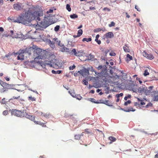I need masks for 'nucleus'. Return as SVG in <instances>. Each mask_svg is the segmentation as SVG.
<instances>
[{
  "instance_id": "60",
  "label": "nucleus",
  "mask_w": 158,
  "mask_h": 158,
  "mask_svg": "<svg viewBox=\"0 0 158 158\" xmlns=\"http://www.w3.org/2000/svg\"><path fill=\"white\" fill-rule=\"evenodd\" d=\"M4 31V29L2 27H0V31L2 32Z\"/></svg>"
},
{
  "instance_id": "17",
  "label": "nucleus",
  "mask_w": 158,
  "mask_h": 158,
  "mask_svg": "<svg viewBox=\"0 0 158 158\" xmlns=\"http://www.w3.org/2000/svg\"><path fill=\"white\" fill-rule=\"evenodd\" d=\"M101 31H106V29L105 28L103 30L100 28H97L94 29V32H98Z\"/></svg>"
},
{
  "instance_id": "47",
  "label": "nucleus",
  "mask_w": 158,
  "mask_h": 158,
  "mask_svg": "<svg viewBox=\"0 0 158 158\" xmlns=\"http://www.w3.org/2000/svg\"><path fill=\"white\" fill-rule=\"evenodd\" d=\"M8 113V111L7 110L4 111L3 112V114L4 115H6Z\"/></svg>"
},
{
  "instance_id": "31",
  "label": "nucleus",
  "mask_w": 158,
  "mask_h": 158,
  "mask_svg": "<svg viewBox=\"0 0 158 158\" xmlns=\"http://www.w3.org/2000/svg\"><path fill=\"white\" fill-rule=\"evenodd\" d=\"M66 8L69 11H71V9L70 7V6L69 4H67L66 6Z\"/></svg>"
},
{
  "instance_id": "9",
  "label": "nucleus",
  "mask_w": 158,
  "mask_h": 158,
  "mask_svg": "<svg viewBox=\"0 0 158 158\" xmlns=\"http://www.w3.org/2000/svg\"><path fill=\"white\" fill-rule=\"evenodd\" d=\"M26 50L24 49L20 50L17 52L16 54L18 55L17 57V59L18 60H23L24 59V55L23 53L25 52Z\"/></svg>"
},
{
  "instance_id": "4",
  "label": "nucleus",
  "mask_w": 158,
  "mask_h": 158,
  "mask_svg": "<svg viewBox=\"0 0 158 158\" xmlns=\"http://www.w3.org/2000/svg\"><path fill=\"white\" fill-rule=\"evenodd\" d=\"M53 17H50L48 16L47 17H44L43 20L40 23V26L43 27H46L49 25L54 23L52 21H50V19L51 18H52Z\"/></svg>"
},
{
  "instance_id": "43",
  "label": "nucleus",
  "mask_w": 158,
  "mask_h": 158,
  "mask_svg": "<svg viewBox=\"0 0 158 158\" xmlns=\"http://www.w3.org/2000/svg\"><path fill=\"white\" fill-rule=\"evenodd\" d=\"M152 106V104L149 102L148 103V104H147L145 106L146 108H148L149 106Z\"/></svg>"
},
{
  "instance_id": "64",
  "label": "nucleus",
  "mask_w": 158,
  "mask_h": 158,
  "mask_svg": "<svg viewBox=\"0 0 158 158\" xmlns=\"http://www.w3.org/2000/svg\"><path fill=\"white\" fill-rule=\"evenodd\" d=\"M154 158H158V152L155 155Z\"/></svg>"
},
{
  "instance_id": "15",
  "label": "nucleus",
  "mask_w": 158,
  "mask_h": 158,
  "mask_svg": "<svg viewBox=\"0 0 158 158\" xmlns=\"http://www.w3.org/2000/svg\"><path fill=\"white\" fill-rule=\"evenodd\" d=\"M41 64L42 67L44 68H45V66L46 65H50V66H51V65H50L49 64L48 62H47L46 61L44 63L43 62H41Z\"/></svg>"
},
{
  "instance_id": "53",
  "label": "nucleus",
  "mask_w": 158,
  "mask_h": 158,
  "mask_svg": "<svg viewBox=\"0 0 158 158\" xmlns=\"http://www.w3.org/2000/svg\"><path fill=\"white\" fill-rule=\"evenodd\" d=\"M101 101L100 100H97L96 101H95V103H101Z\"/></svg>"
},
{
  "instance_id": "32",
  "label": "nucleus",
  "mask_w": 158,
  "mask_h": 158,
  "mask_svg": "<svg viewBox=\"0 0 158 158\" xmlns=\"http://www.w3.org/2000/svg\"><path fill=\"white\" fill-rule=\"evenodd\" d=\"M143 75L144 76H146L149 75V73L148 72L147 69H146L144 70Z\"/></svg>"
},
{
  "instance_id": "8",
  "label": "nucleus",
  "mask_w": 158,
  "mask_h": 158,
  "mask_svg": "<svg viewBox=\"0 0 158 158\" xmlns=\"http://www.w3.org/2000/svg\"><path fill=\"white\" fill-rule=\"evenodd\" d=\"M153 88V86H149L148 88L147 87H145V90L144 91V93L146 95H149L150 94L153 92V93L155 94H157L158 93L156 91H153L152 89Z\"/></svg>"
},
{
  "instance_id": "13",
  "label": "nucleus",
  "mask_w": 158,
  "mask_h": 158,
  "mask_svg": "<svg viewBox=\"0 0 158 158\" xmlns=\"http://www.w3.org/2000/svg\"><path fill=\"white\" fill-rule=\"evenodd\" d=\"M24 116L26 117L27 118L33 121H34L35 119V117L33 115H28V114H25Z\"/></svg>"
},
{
  "instance_id": "25",
  "label": "nucleus",
  "mask_w": 158,
  "mask_h": 158,
  "mask_svg": "<svg viewBox=\"0 0 158 158\" xmlns=\"http://www.w3.org/2000/svg\"><path fill=\"white\" fill-rule=\"evenodd\" d=\"M70 17L72 19L77 18H78V15L76 14H73L70 15Z\"/></svg>"
},
{
  "instance_id": "61",
  "label": "nucleus",
  "mask_w": 158,
  "mask_h": 158,
  "mask_svg": "<svg viewBox=\"0 0 158 158\" xmlns=\"http://www.w3.org/2000/svg\"><path fill=\"white\" fill-rule=\"evenodd\" d=\"M90 93L93 94L94 93V90H92L90 91Z\"/></svg>"
},
{
  "instance_id": "3",
  "label": "nucleus",
  "mask_w": 158,
  "mask_h": 158,
  "mask_svg": "<svg viewBox=\"0 0 158 158\" xmlns=\"http://www.w3.org/2000/svg\"><path fill=\"white\" fill-rule=\"evenodd\" d=\"M51 39H47L46 40V42L52 48H55V43H56L60 47V49L62 52H69V49L64 47V45L60 43V41L58 40L57 38L55 37L53 38H51Z\"/></svg>"
},
{
  "instance_id": "38",
  "label": "nucleus",
  "mask_w": 158,
  "mask_h": 158,
  "mask_svg": "<svg viewBox=\"0 0 158 158\" xmlns=\"http://www.w3.org/2000/svg\"><path fill=\"white\" fill-rule=\"evenodd\" d=\"M123 95V93H121L119 94H118L116 95V97L117 98H119L120 97L122 96Z\"/></svg>"
},
{
  "instance_id": "62",
  "label": "nucleus",
  "mask_w": 158,
  "mask_h": 158,
  "mask_svg": "<svg viewBox=\"0 0 158 158\" xmlns=\"http://www.w3.org/2000/svg\"><path fill=\"white\" fill-rule=\"evenodd\" d=\"M100 101H101V103H104L105 104V101H104L102 100H100Z\"/></svg>"
},
{
  "instance_id": "7",
  "label": "nucleus",
  "mask_w": 158,
  "mask_h": 158,
  "mask_svg": "<svg viewBox=\"0 0 158 158\" xmlns=\"http://www.w3.org/2000/svg\"><path fill=\"white\" fill-rule=\"evenodd\" d=\"M68 53L70 55H74L75 56H81L84 54L83 51L82 50L76 51L75 49H73L72 50H69V52Z\"/></svg>"
},
{
  "instance_id": "51",
  "label": "nucleus",
  "mask_w": 158,
  "mask_h": 158,
  "mask_svg": "<svg viewBox=\"0 0 158 158\" xmlns=\"http://www.w3.org/2000/svg\"><path fill=\"white\" fill-rule=\"evenodd\" d=\"M110 55L112 56H115L116 55V54L115 53L110 52Z\"/></svg>"
},
{
  "instance_id": "59",
  "label": "nucleus",
  "mask_w": 158,
  "mask_h": 158,
  "mask_svg": "<svg viewBox=\"0 0 158 158\" xmlns=\"http://www.w3.org/2000/svg\"><path fill=\"white\" fill-rule=\"evenodd\" d=\"M89 129H86L85 130V131L86 132H87V133H90V132L88 131Z\"/></svg>"
},
{
  "instance_id": "57",
  "label": "nucleus",
  "mask_w": 158,
  "mask_h": 158,
  "mask_svg": "<svg viewBox=\"0 0 158 158\" xmlns=\"http://www.w3.org/2000/svg\"><path fill=\"white\" fill-rule=\"evenodd\" d=\"M125 14L126 15V16L128 18L130 17V15H128V13L127 12H126Z\"/></svg>"
},
{
  "instance_id": "2",
  "label": "nucleus",
  "mask_w": 158,
  "mask_h": 158,
  "mask_svg": "<svg viewBox=\"0 0 158 158\" xmlns=\"http://www.w3.org/2000/svg\"><path fill=\"white\" fill-rule=\"evenodd\" d=\"M29 55L31 54V52H33V58L35 61H36V59H46L49 57V53L44 50L40 48H37L35 49L33 47H30L27 51Z\"/></svg>"
},
{
  "instance_id": "22",
  "label": "nucleus",
  "mask_w": 158,
  "mask_h": 158,
  "mask_svg": "<svg viewBox=\"0 0 158 158\" xmlns=\"http://www.w3.org/2000/svg\"><path fill=\"white\" fill-rule=\"evenodd\" d=\"M13 37L15 38H20L21 37L20 34H19L17 33H15V34L13 35Z\"/></svg>"
},
{
  "instance_id": "11",
  "label": "nucleus",
  "mask_w": 158,
  "mask_h": 158,
  "mask_svg": "<svg viewBox=\"0 0 158 158\" xmlns=\"http://www.w3.org/2000/svg\"><path fill=\"white\" fill-rule=\"evenodd\" d=\"M143 56L149 60H152L154 58L153 56L151 54H148L145 51L143 52Z\"/></svg>"
},
{
  "instance_id": "24",
  "label": "nucleus",
  "mask_w": 158,
  "mask_h": 158,
  "mask_svg": "<svg viewBox=\"0 0 158 158\" xmlns=\"http://www.w3.org/2000/svg\"><path fill=\"white\" fill-rule=\"evenodd\" d=\"M92 40V39L91 38H83L82 41L83 42L86 41L87 42L91 41Z\"/></svg>"
},
{
  "instance_id": "6",
  "label": "nucleus",
  "mask_w": 158,
  "mask_h": 158,
  "mask_svg": "<svg viewBox=\"0 0 158 158\" xmlns=\"http://www.w3.org/2000/svg\"><path fill=\"white\" fill-rule=\"evenodd\" d=\"M13 8L17 11L25 10L24 8V4L18 2L14 4L13 5Z\"/></svg>"
},
{
  "instance_id": "35",
  "label": "nucleus",
  "mask_w": 158,
  "mask_h": 158,
  "mask_svg": "<svg viewBox=\"0 0 158 158\" xmlns=\"http://www.w3.org/2000/svg\"><path fill=\"white\" fill-rule=\"evenodd\" d=\"M131 103V101L130 100H128L127 102H125L124 105L125 106H127L128 104H130Z\"/></svg>"
},
{
  "instance_id": "30",
  "label": "nucleus",
  "mask_w": 158,
  "mask_h": 158,
  "mask_svg": "<svg viewBox=\"0 0 158 158\" xmlns=\"http://www.w3.org/2000/svg\"><path fill=\"white\" fill-rule=\"evenodd\" d=\"M82 30L81 29L79 30L78 31V33H77V35H78L79 36L81 35L82 34Z\"/></svg>"
},
{
  "instance_id": "45",
  "label": "nucleus",
  "mask_w": 158,
  "mask_h": 158,
  "mask_svg": "<svg viewBox=\"0 0 158 158\" xmlns=\"http://www.w3.org/2000/svg\"><path fill=\"white\" fill-rule=\"evenodd\" d=\"M53 10L52 9H50V10H48L47 11V14H49V13H52L53 12Z\"/></svg>"
},
{
  "instance_id": "12",
  "label": "nucleus",
  "mask_w": 158,
  "mask_h": 158,
  "mask_svg": "<svg viewBox=\"0 0 158 158\" xmlns=\"http://www.w3.org/2000/svg\"><path fill=\"white\" fill-rule=\"evenodd\" d=\"M104 36L106 38H111L114 37V35L113 32H110L105 34Z\"/></svg>"
},
{
  "instance_id": "27",
  "label": "nucleus",
  "mask_w": 158,
  "mask_h": 158,
  "mask_svg": "<svg viewBox=\"0 0 158 158\" xmlns=\"http://www.w3.org/2000/svg\"><path fill=\"white\" fill-rule=\"evenodd\" d=\"M81 135H76L74 136L75 139L77 140H80L81 139Z\"/></svg>"
},
{
  "instance_id": "37",
  "label": "nucleus",
  "mask_w": 158,
  "mask_h": 158,
  "mask_svg": "<svg viewBox=\"0 0 158 158\" xmlns=\"http://www.w3.org/2000/svg\"><path fill=\"white\" fill-rule=\"evenodd\" d=\"M76 66L75 65H73L72 66H71L69 67V69L70 70H73L75 68Z\"/></svg>"
},
{
  "instance_id": "50",
  "label": "nucleus",
  "mask_w": 158,
  "mask_h": 158,
  "mask_svg": "<svg viewBox=\"0 0 158 158\" xmlns=\"http://www.w3.org/2000/svg\"><path fill=\"white\" fill-rule=\"evenodd\" d=\"M90 101L91 102H94V103H95V102L96 100H95L94 99V98H90Z\"/></svg>"
},
{
  "instance_id": "63",
  "label": "nucleus",
  "mask_w": 158,
  "mask_h": 158,
  "mask_svg": "<svg viewBox=\"0 0 158 158\" xmlns=\"http://www.w3.org/2000/svg\"><path fill=\"white\" fill-rule=\"evenodd\" d=\"M73 36L74 38H77V37H80V36H79L78 35H74Z\"/></svg>"
},
{
  "instance_id": "33",
  "label": "nucleus",
  "mask_w": 158,
  "mask_h": 158,
  "mask_svg": "<svg viewBox=\"0 0 158 158\" xmlns=\"http://www.w3.org/2000/svg\"><path fill=\"white\" fill-rule=\"evenodd\" d=\"M115 24V23L114 22H112L110 23V24H109V26L110 27L114 26Z\"/></svg>"
},
{
  "instance_id": "58",
  "label": "nucleus",
  "mask_w": 158,
  "mask_h": 158,
  "mask_svg": "<svg viewBox=\"0 0 158 158\" xmlns=\"http://www.w3.org/2000/svg\"><path fill=\"white\" fill-rule=\"evenodd\" d=\"M89 9L91 10H95V8L94 7L91 6L89 7Z\"/></svg>"
},
{
  "instance_id": "46",
  "label": "nucleus",
  "mask_w": 158,
  "mask_h": 158,
  "mask_svg": "<svg viewBox=\"0 0 158 158\" xmlns=\"http://www.w3.org/2000/svg\"><path fill=\"white\" fill-rule=\"evenodd\" d=\"M135 8L137 10L139 11H141V9L139 8L136 5H135Z\"/></svg>"
},
{
  "instance_id": "52",
  "label": "nucleus",
  "mask_w": 158,
  "mask_h": 158,
  "mask_svg": "<svg viewBox=\"0 0 158 158\" xmlns=\"http://www.w3.org/2000/svg\"><path fill=\"white\" fill-rule=\"evenodd\" d=\"M20 95H18V96H17V97H13V99H18L19 98H20Z\"/></svg>"
},
{
  "instance_id": "28",
  "label": "nucleus",
  "mask_w": 158,
  "mask_h": 158,
  "mask_svg": "<svg viewBox=\"0 0 158 158\" xmlns=\"http://www.w3.org/2000/svg\"><path fill=\"white\" fill-rule=\"evenodd\" d=\"M25 63L26 65L28 64L29 65H31L32 64H34V61H28V62L26 61Z\"/></svg>"
},
{
  "instance_id": "18",
  "label": "nucleus",
  "mask_w": 158,
  "mask_h": 158,
  "mask_svg": "<svg viewBox=\"0 0 158 158\" xmlns=\"http://www.w3.org/2000/svg\"><path fill=\"white\" fill-rule=\"evenodd\" d=\"M109 139L111 141V142H110V143H112L113 142H114L116 141V139L114 137L112 136H110L109 137Z\"/></svg>"
},
{
  "instance_id": "23",
  "label": "nucleus",
  "mask_w": 158,
  "mask_h": 158,
  "mask_svg": "<svg viewBox=\"0 0 158 158\" xmlns=\"http://www.w3.org/2000/svg\"><path fill=\"white\" fill-rule=\"evenodd\" d=\"M135 110H133V108L131 107H129V108H127L126 110H124V111L126 112H130L131 111H134Z\"/></svg>"
},
{
  "instance_id": "14",
  "label": "nucleus",
  "mask_w": 158,
  "mask_h": 158,
  "mask_svg": "<svg viewBox=\"0 0 158 158\" xmlns=\"http://www.w3.org/2000/svg\"><path fill=\"white\" fill-rule=\"evenodd\" d=\"M123 49L124 51L126 52H129L130 51V49L127 44H125L124 45V46L123 47Z\"/></svg>"
},
{
  "instance_id": "48",
  "label": "nucleus",
  "mask_w": 158,
  "mask_h": 158,
  "mask_svg": "<svg viewBox=\"0 0 158 158\" xmlns=\"http://www.w3.org/2000/svg\"><path fill=\"white\" fill-rule=\"evenodd\" d=\"M34 122V123H35V124H39V125H40V123H41V122H39V121H35V120H34V121H33Z\"/></svg>"
},
{
  "instance_id": "54",
  "label": "nucleus",
  "mask_w": 158,
  "mask_h": 158,
  "mask_svg": "<svg viewBox=\"0 0 158 158\" xmlns=\"http://www.w3.org/2000/svg\"><path fill=\"white\" fill-rule=\"evenodd\" d=\"M102 65H99V66L98 68H97V69H98V70H100L102 68Z\"/></svg>"
},
{
  "instance_id": "39",
  "label": "nucleus",
  "mask_w": 158,
  "mask_h": 158,
  "mask_svg": "<svg viewBox=\"0 0 158 158\" xmlns=\"http://www.w3.org/2000/svg\"><path fill=\"white\" fill-rule=\"evenodd\" d=\"M154 101H158V94L156 95H155L154 97Z\"/></svg>"
},
{
  "instance_id": "36",
  "label": "nucleus",
  "mask_w": 158,
  "mask_h": 158,
  "mask_svg": "<svg viewBox=\"0 0 158 158\" xmlns=\"http://www.w3.org/2000/svg\"><path fill=\"white\" fill-rule=\"evenodd\" d=\"M75 97L77 99L79 100H81L82 98V97L80 95H76Z\"/></svg>"
},
{
  "instance_id": "21",
  "label": "nucleus",
  "mask_w": 158,
  "mask_h": 158,
  "mask_svg": "<svg viewBox=\"0 0 158 158\" xmlns=\"http://www.w3.org/2000/svg\"><path fill=\"white\" fill-rule=\"evenodd\" d=\"M28 100L31 101H35L36 98L34 97H32L31 96H29L28 97Z\"/></svg>"
},
{
  "instance_id": "5",
  "label": "nucleus",
  "mask_w": 158,
  "mask_h": 158,
  "mask_svg": "<svg viewBox=\"0 0 158 158\" xmlns=\"http://www.w3.org/2000/svg\"><path fill=\"white\" fill-rule=\"evenodd\" d=\"M11 113L12 115L22 117L25 116V113H26V110L21 111L16 109H14L12 110Z\"/></svg>"
},
{
  "instance_id": "19",
  "label": "nucleus",
  "mask_w": 158,
  "mask_h": 158,
  "mask_svg": "<svg viewBox=\"0 0 158 158\" xmlns=\"http://www.w3.org/2000/svg\"><path fill=\"white\" fill-rule=\"evenodd\" d=\"M99 37V35H97L96 37L95 41L98 44H101V41L100 40H98V38Z\"/></svg>"
},
{
  "instance_id": "44",
  "label": "nucleus",
  "mask_w": 158,
  "mask_h": 158,
  "mask_svg": "<svg viewBox=\"0 0 158 158\" xmlns=\"http://www.w3.org/2000/svg\"><path fill=\"white\" fill-rule=\"evenodd\" d=\"M6 101L5 100V98H3L2 101H1V102L2 103V104H6Z\"/></svg>"
},
{
  "instance_id": "1",
  "label": "nucleus",
  "mask_w": 158,
  "mask_h": 158,
  "mask_svg": "<svg viewBox=\"0 0 158 158\" xmlns=\"http://www.w3.org/2000/svg\"><path fill=\"white\" fill-rule=\"evenodd\" d=\"M43 16V11L42 10L37 7H33L30 8L24 13L20 14L16 19L10 18L8 19H10L14 22L25 24L34 19L40 21L41 20L40 17Z\"/></svg>"
},
{
  "instance_id": "40",
  "label": "nucleus",
  "mask_w": 158,
  "mask_h": 158,
  "mask_svg": "<svg viewBox=\"0 0 158 158\" xmlns=\"http://www.w3.org/2000/svg\"><path fill=\"white\" fill-rule=\"evenodd\" d=\"M89 69V70H90L92 72L94 71V70L92 66L90 67L88 69Z\"/></svg>"
},
{
  "instance_id": "16",
  "label": "nucleus",
  "mask_w": 158,
  "mask_h": 158,
  "mask_svg": "<svg viewBox=\"0 0 158 158\" xmlns=\"http://www.w3.org/2000/svg\"><path fill=\"white\" fill-rule=\"evenodd\" d=\"M145 86L143 87H140L138 89V92L140 93H141L142 92H144V91L145 90Z\"/></svg>"
},
{
  "instance_id": "42",
  "label": "nucleus",
  "mask_w": 158,
  "mask_h": 158,
  "mask_svg": "<svg viewBox=\"0 0 158 158\" xmlns=\"http://www.w3.org/2000/svg\"><path fill=\"white\" fill-rule=\"evenodd\" d=\"M127 58H129L130 60H132V56L130 55L129 54H127Z\"/></svg>"
},
{
  "instance_id": "49",
  "label": "nucleus",
  "mask_w": 158,
  "mask_h": 158,
  "mask_svg": "<svg viewBox=\"0 0 158 158\" xmlns=\"http://www.w3.org/2000/svg\"><path fill=\"white\" fill-rule=\"evenodd\" d=\"M40 125L44 127H46V125L45 124V123H41Z\"/></svg>"
},
{
  "instance_id": "20",
  "label": "nucleus",
  "mask_w": 158,
  "mask_h": 158,
  "mask_svg": "<svg viewBox=\"0 0 158 158\" xmlns=\"http://www.w3.org/2000/svg\"><path fill=\"white\" fill-rule=\"evenodd\" d=\"M105 104L109 106H112L111 102L109 101L108 100L105 101Z\"/></svg>"
},
{
  "instance_id": "55",
  "label": "nucleus",
  "mask_w": 158,
  "mask_h": 158,
  "mask_svg": "<svg viewBox=\"0 0 158 158\" xmlns=\"http://www.w3.org/2000/svg\"><path fill=\"white\" fill-rule=\"evenodd\" d=\"M94 72H95V74L97 75H98L99 74H101L102 73V72L100 73H99L98 72H97L95 70H94Z\"/></svg>"
},
{
  "instance_id": "29",
  "label": "nucleus",
  "mask_w": 158,
  "mask_h": 158,
  "mask_svg": "<svg viewBox=\"0 0 158 158\" xmlns=\"http://www.w3.org/2000/svg\"><path fill=\"white\" fill-rule=\"evenodd\" d=\"M138 100L139 101H140V104L141 105H145V103L143 102L142 99H140L139 98H137Z\"/></svg>"
},
{
  "instance_id": "26",
  "label": "nucleus",
  "mask_w": 158,
  "mask_h": 158,
  "mask_svg": "<svg viewBox=\"0 0 158 158\" xmlns=\"http://www.w3.org/2000/svg\"><path fill=\"white\" fill-rule=\"evenodd\" d=\"M52 73L55 74H59L61 73V71L60 70H57V71H56L54 70H52Z\"/></svg>"
},
{
  "instance_id": "10",
  "label": "nucleus",
  "mask_w": 158,
  "mask_h": 158,
  "mask_svg": "<svg viewBox=\"0 0 158 158\" xmlns=\"http://www.w3.org/2000/svg\"><path fill=\"white\" fill-rule=\"evenodd\" d=\"M78 73L83 76H88L89 75V69L84 68L82 70L78 71Z\"/></svg>"
},
{
  "instance_id": "34",
  "label": "nucleus",
  "mask_w": 158,
  "mask_h": 158,
  "mask_svg": "<svg viewBox=\"0 0 158 158\" xmlns=\"http://www.w3.org/2000/svg\"><path fill=\"white\" fill-rule=\"evenodd\" d=\"M60 29V26L59 25H57L56 26L55 28H54V30L56 31H58Z\"/></svg>"
},
{
  "instance_id": "56",
  "label": "nucleus",
  "mask_w": 158,
  "mask_h": 158,
  "mask_svg": "<svg viewBox=\"0 0 158 158\" xmlns=\"http://www.w3.org/2000/svg\"><path fill=\"white\" fill-rule=\"evenodd\" d=\"M10 33H11V34L12 36L13 37V35L15 34V33H14V31H11Z\"/></svg>"
},
{
  "instance_id": "41",
  "label": "nucleus",
  "mask_w": 158,
  "mask_h": 158,
  "mask_svg": "<svg viewBox=\"0 0 158 158\" xmlns=\"http://www.w3.org/2000/svg\"><path fill=\"white\" fill-rule=\"evenodd\" d=\"M82 83L85 85H87L88 84V82L86 81L85 80H82Z\"/></svg>"
}]
</instances>
